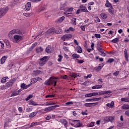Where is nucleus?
<instances>
[{"mask_svg": "<svg viewBox=\"0 0 129 129\" xmlns=\"http://www.w3.org/2000/svg\"><path fill=\"white\" fill-rule=\"evenodd\" d=\"M57 79H58V77H54L52 76L49 78L48 80H47L45 82L44 84L45 85H53L54 86H56V83H57Z\"/></svg>", "mask_w": 129, "mask_h": 129, "instance_id": "1", "label": "nucleus"}, {"mask_svg": "<svg viewBox=\"0 0 129 129\" xmlns=\"http://www.w3.org/2000/svg\"><path fill=\"white\" fill-rule=\"evenodd\" d=\"M124 55L125 57V59L126 61H128V54H127V51L126 50V49H125L124 50Z\"/></svg>", "mask_w": 129, "mask_h": 129, "instance_id": "21", "label": "nucleus"}, {"mask_svg": "<svg viewBox=\"0 0 129 129\" xmlns=\"http://www.w3.org/2000/svg\"><path fill=\"white\" fill-rule=\"evenodd\" d=\"M85 97H92V93L86 94H85Z\"/></svg>", "mask_w": 129, "mask_h": 129, "instance_id": "53", "label": "nucleus"}, {"mask_svg": "<svg viewBox=\"0 0 129 129\" xmlns=\"http://www.w3.org/2000/svg\"><path fill=\"white\" fill-rule=\"evenodd\" d=\"M65 18H66L65 17H64V16H62L61 17L59 18L57 20L58 22L62 23L63 21V20L65 19Z\"/></svg>", "mask_w": 129, "mask_h": 129, "instance_id": "30", "label": "nucleus"}, {"mask_svg": "<svg viewBox=\"0 0 129 129\" xmlns=\"http://www.w3.org/2000/svg\"><path fill=\"white\" fill-rule=\"evenodd\" d=\"M7 58L8 57L6 56H4L1 58V64H3L5 62Z\"/></svg>", "mask_w": 129, "mask_h": 129, "instance_id": "24", "label": "nucleus"}, {"mask_svg": "<svg viewBox=\"0 0 129 129\" xmlns=\"http://www.w3.org/2000/svg\"><path fill=\"white\" fill-rule=\"evenodd\" d=\"M125 115L129 117V110H127L125 112Z\"/></svg>", "mask_w": 129, "mask_h": 129, "instance_id": "64", "label": "nucleus"}, {"mask_svg": "<svg viewBox=\"0 0 129 129\" xmlns=\"http://www.w3.org/2000/svg\"><path fill=\"white\" fill-rule=\"evenodd\" d=\"M33 97L32 95H29L25 99L26 101H28L31 98Z\"/></svg>", "mask_w": 129, "mask_h": 129, "instance_id": "52", "label": "nucleus"}, {"mask_svg": "<svg viewBox=\"0 0 129 129\" xmlns=\"http://www.w3.org/2000/svg\"><path fill=\"white\" fill-rule=\"evenodd\" d=\"M104 66V63H101L99 64V66L98 67L94 68V70L97 72H99L103 68Z\"/></svg>", "mask_w": 129, "mask_h": 129, "instance_id": "10", "label": "nucleus"}, {"mask_svg": "<svg viewBox=\"0 0 129 129\" xmlns=\"http://www.w3.org/2000/svg\"><path fill=\"white\" fill-rule=\"evenodd\" d=\"M88 127H93V126H95V122L92 121L90 123L87 124Z\"/></svg>", "mask_w": 129, "mask_h": 129, "instance_id": "32", "label": "nucleus"}, {"mask_svg": "<svg viewBox=\"0 0 129 129\" xmlns=\"http://www.w3.org/2000/svg\"><path fill=\"white\" fill-rule=\"evenodd\" d=\"M58 57L59 58L57 59V61L59 62H61L63 58V56L59 54L58 55Z\"/></svg>", "mask_w": 129, "mask_h": 129, "instance_id": "46", "label": "nucleus"}, {"mask_svg": "<svg viewBox=\"0 0 129 129\" xmlns=\"http://www.w3.org/2000/svg\"><path fill=\"white\" fill-rule=\"evenodd\" d=\"M23 15L26 16V17H29L32 15L31 13H24Z\"/></svg>", "mask_w": 129, "mask_h": 129, "instance_id": "48", "label": "nucleus"}, {"mask_svg": "<svg viewBox=\"0 0 129 129\" xmlns=\"http://www.w3.org/2000/svg\"><path fill=\"white\" fill-rule=\"evenodd\" d=\"M21 87L23 89H25L26 88V84L25 83L21 84Z\"/></svg>", "mask_w": 129, "mask_h": 129, "instance_id": "60", "label": "nucleus"}, {"mask_svg": "<svg viewBox=\"0 0 129 129\" xmlns=\"http://www.w3.org/2000/svg\"><path fill=\"white\" fill-rule=\"evenodd\" d=\"M60 122H61V124H63L64 127H68V122L66 119H61Z\"/></svg>", "mask_w": 129, "mask_h": 129, "instance_id": "13", "label": "nucleus"}, {"mask_svg": "<svg viewBox=\"0 0 129 129\" xmlns=\"http://www.w3.org/2000/svg\"><path fill=\"white\" fill-rule=\"evenodd\" d=\"M80 10H81V12H89L87 8L84 6L81 5L80 6Z\"/></svg>", "mask_w": 129, "mask_h": 129, "instance_id": "12", "label": "nucleus"}, {"mask_svg": "<svg viewBox=\"0 0 129 129\" xmlns=\"http://www.w3.org/2000/svg\"><path fill=\"white\" fill-rule=\"evenodd\" d=\"M55 95H47L46 96H45V98H53V97H55Z\"/></svg>", "mask_w": 129, "mask_h": 129, "instance_id": "45", "label": "nucleus"}, {"mask_svg": "<svg viewBox=\"0 0 129 129\" xmlns=\"http://www.w3.org/2000/svg\"><path fill=\"white\" fill-rule=\"evenodd\" d=\"M19 0H12V3L13 6L17 4L19 2Z\"/></svg>", "mask_w": 129, "mask_h": 129, "instance_id": "41", "label": "nucleus"}, {"mask_svg": "<svg viewBox=\"0 0 129 129\" xmlns=\"http://www.w3.org/2000/svg\"><path fill=\"white\" fill-rule=\"evenodd\" d=\"M119 38H116L113 40H111V42L114 43H117L119 42Z\"/></svg>", "mask_w": 129, "mask_h": 129, "instance_id": "37", "label": "nucleus"}, {"mask_svg": "<svg viewBox=\"0 0 129 129\" xmlns=\"http://www.w3.org/2000/svg\"><path fill=\"white\" fill-rule=\"evenodd\" d=\"M100 16L103 19H104V20L106 19L108 17L107 14L104 13H101Z\"/></svg>", "mask_w": 129, "mask_h": 129, "instance_id": "26", "label": "nucleus"}, {"mask_svg": "<svg viewBox=\"0 0 129 129\" xmlns=\"http://www.w3.org/2000/svg\"><path fill=\"white\" fill-rule=\"evenodd\" d=\"M45 64H46V62H44L43 61L39 60V64L40 66H43Z\"/></svg>", "mask_w": 129, "mask_h": 129, "instance_id": "44", "label": "nucleus"}, {"mask_svg": "<svg viewBox=\"0 0 129 129\" xmlns=\"http://www.w3.org/2000/svg\"><path fill=\"white\" fill-rule=\"evenodd\" d=\"M121 101L122 102L129 103V98L128 97L121 98Z\"/></svg>", "mask_w": 129, "mask_h": 129, "instance_id": "27", "label": "nucleus"}, {"mask_svg": "<svg viewBox=\"0 0 129 129\" xmlns=\"http://www.w3.org/2000/svg\"><path fill=\"white\" fill-rule=\"evenodd\" d=\"M41 80H42V78H34L31 79V82H33V83H36L37 81H41Z\"/></svg>", "mask_w": 129, "mask_h": 129, "instance_id": "22", "label": "nucleus"}, {"mask_svg": "<svg viewBox=\"0 0 129 129\" xmlns=\"http://www.w3.org/2000/svg\"><path fill=\"white\" fill-rule=\"evenodd\" d=\"M74 104V102L73 101H69L66 103V105H73Z\"/></svg>", "mask_w": 129, "mask_h": 129, "instance_id": "61", "label": "nucleus"}, {"mask_svg": "<svg viewBox=\"0 0 129 129\" xmlns=\"http://www.w3.org/2000/svg\"><path fill=\"white\" fill-rule=\"evenodd\" d=\"M114 119V117L112 116H106L104 118V121H106L107 122H109V121H112Z\"/></svg>", "mask_w": 129, "mask_h": 129, "instance_id": "9", "label": "nucleus"}, {"mask_svg": "<svg viewBox=\"0 0 129 129\" xmlns=\"http://www.w3.org/2000/svg\"><path fill=\"white\" fill-rule=\"evenodd\" d=\"M45 51L48 53H51L52 51L51 47L49 46H48L45 49Z\"/></svg>", "mask_w": 129, "mask_h": 129, "instance_id": "23", "label": "nucleus"}, {"mask_svg": "<svg viewBox=\"0 0 129 129\" xmlns=\"http://www.w3.org/2000/svg\"><path fill=\"white\" fill-rule=\"evenodd\" d=\"M106 4H105V6L107 8H111L113 9L112 5L109 2L108 0H106Z\"/></svg>", "mask_w": 129, "mask_h": 129, "instance_id": "18", "label": "nucleus"}, {"mask_svg": "<svg viewBox=\"0 0 129 129\" xmlns=\"http://www.w3.org/2000/svg\"><path fill=\"white\" fill-rule=\"evenodd\" d=\"M73 37L72 35L71 34H68L64 35L61 37V39L63 41L68 40L69 39L72 38Z\"/></svg>", "mask_w": 129, "mask_h": 129, "instance_id": "5", "label": "nucleus"}, {"mask_svg": "<svg viewBox=\"0 0 129 129\" xmlns=\"http://www.w3.org/2000/svg\"><path fill=\"white\" fill-rule=\"evenodd\" d=\"M18 95H19V92H17V91H14L12 92L11 94V96H16Z\"/></svg>", "mask_w": 129, "mask_h": 129, "instance_id": "43", "label": "nucleus"}, {"mask_svg": "<svg viewBox=\"0 0 129 129\" xmlns=\"http://www.w3.org/2000/svg\"><path fill=\"white\" fill-rule=\"evenodd\" d=\"M115 103L114 101H111L110 103H107L106 105L109 108H113L114 107Z\"/></svg>", "mask_w": 129, "mask_h": 129, "instance_id": "16", "label": "nucleus"}, {"mask_svg": "<svg viewBox=\"0 0 129 129\" xmlns=\"http://www.w3.org/2000/svg\"><path fill=\"white\" fill-rule=\"evenodd\" d=\"M16 34V29H14L9 32V34L14 35Z\"/></svg>", "mask_w": 129, "mask_h": 129, "instance_id": "50", "label": "nucleus"}, {"mask_svg": "<svg viewBox=\"0 0 129 129\" xmlns=\"http://www.w3.org/2000/svg\"><path fill=\"white\" fill-rule=\"evenodd\" d=\"M9 10V8L8 7L4 8H1L0 9V18H2L3 16H4L7 13Z\"/></svg>", "mask_w": 129, "mask_h": 129, "instance_id": "4", "label": "nucleus"}, {"mask_svg": "<svg viewBox=\"0 0 129 129\" xmlns=\"http://www.w3.org/2000/svg\"><path fill=\"white\" fill-rule=\"evenodd\" d=\"M72 56L73 57V59H75L79 58L80 57V55H78V54L74 53L72 54Z\"/></svg>", "mask_w": 129, "mask_h": 129, "instance_id": "36", "label": "nucleus"}, {"mask_svg": "<svg viewBox=\"0 0 129 129\" xmlns=\"http://www.w3.org/2000/svg\"><path fill=\"white\" fill-rule=\"evenodd\" d=\"M43 51V49L41 47H37L36 49V51L37 53Z\"/></svg>", "mask_w": 129, "mask_h": 129, "instance_id": "34", "label": "nucleus"}, {"mask_svg": "<svg viewBox=\"0 0 129 129\" xmlns=\"http://www.w3.org/2000/svg\"><path fill=\"white\" fill-rule=\"evenodd\" d=\"M112 92L110 91H102L101 92H99L98 95H103L104 94H110Z\"/></svg>", "mask_w": 129, "mask_h": 129, "instance_id": "14", "label": "nucleus"}, {"mask_svg": "<svg viewBox=\"0 0 129 129\" xmlns=\"http://www.w3.org/2000/svg\"><path fill=\"white\" fill-rule=\"evenodd\" d=\"M52 110H54L52 106L46 107L44 109V111H46V112H49L50 111H52Z\"/></svg>", "mask_w": 129, "mask_h": 129, "instance_id": "19", "label": "nucleus"}, {"mask_svg": "<svg viewBox=\"0 0 129 129\" xmlns=\"http://www.w3.org/2000/svg\"><path fill=\"white\" fill-rule=\"evenodd\" d=\"M8 87L7 86V85L6 84L5 85H2L1 86V90H5L6 89H8Z\"/></svg>", "mask_w": 129, "mask_h": 129, "instance_id": "40", "label": "nucleus"}, {"mask_svg": "<svg viewBox=\"0 0 129 129\" xmlns=\"http://www.w3.org/2000/svg\"><path fill=\"white\" fill-rule=\"evenodd\" d=\"M121 107L122 109H129V106L127 104H123Z\"/></svg>", "mask_w": 129, "mask_h": 129, "instance_id": "39", "label": "nucleus"}, {"mask_svg": "<svg viewBox=\"0 0 129 129\" xmlns=\"http://www.w3.org/2000/svg\"><path fill=\"white\" fill-rule=\"evenodd\" d=\"M97 50H98L100 52H103V50L102 48H100L99 47H98L97 48Z\"/></svg>", "mask_w": 129, "mask_h": 129, "instance_id": "58", "label": "nucleus"}, {"mask_svg": "<svg viewBox=\"0 0 129 129\" xmlns=\"http://www.w3.org/2000/svg\"><path fill=\"white\" fill-rule=\"evenodd\" d=\"M80 28L81 30L83 31H85L86 30V28L84 26H81Z\"/></svg>", "mask_w": 129, "mask_h": 129, "instance_id": "63", "label": "nucleus"}, {"mask_svg": "<svg viewBox=\"0 0 129 129\" xmlns=\"http://www.w3.org/2000/svg\"><path fill=\"white\" fill-rule=\"evenodd\" d=\"M16 82V80L15 79H13L11 80H10L9 82H7L6 85L7 87L8 88L11 87L15 83V82Z\"/></svg>", "mask_w": 129, "mask_h": 129, "instance_id": "6", "label": "nucleus"}, {"mask_svg": "<svg viewBox=\"0 0 129 129\" xmlns=\"http://www.w3.org/2000/svg\"><path fill=\"white\" fill-rule=\"evenodd\" d=\"M94 36L96 38H101V35L100 34H95Z\"/></svg>", "mask_w": 129, "mask_h": 129, "instance_id": "51", "label": "nucleus"}, {"mask_svg": "<svg viewBox=\"0 0 129 129\" xmlns=\"http://www.w3.org/2000/svg\"><path fill=\"white\" fill-rule=\"evenodd\" d=\"M29 104L33 105V106L38 105V104H37L36 102H35V101H33L32 100H31L29 101Z\"/></svg>", "mask_w": 129, "mask_h": 129, "instance_id": "29", "label": "nucleus"}, {"mask_svg": "<svg viewBox=\"0 0 129 129\" xmlns=\"http://www.w3.org/2000/svg\"><path fill=\"white\" fill-rule=\"evenodd\" d=\"M37 114V113L36 112H33L32 113H31L29 114V117H30V118L34 117V116H36Z\"/></svg>", "mask_w": 129, "mask_h": 129, "instance_id": "28", "label": "nucleus"}, {"mask_svg": "<svg viewBox=\"0 0 129 129\" xmlns=\"http://www.w3.org/2000/svg\"><path fill=\"white\" fill-rule=\"evenodd\" d=\"M77 52L78 53H81L82 52V49L80 46L77 47Z\"/></svg>", "mask_w": 129, "mask_h": 129, "instance_id": "38", "label": "nucleus"}, {"mask_svg": "<svg viewBox=\"0 0 129 129\" xmlns=\"http://www.w3.org/2000/svg\"><path fill=\"white\" fill-rule=\"evenodd\" d=\"M77 60H78L77 62L78 63L81 64V63H83L84 62V60H79L78 59H77Z\"/></svg>", "mask_w": 129, "mask_h": 129, "instance_id": "57", "label": "nucleus"}, {"mask_svg": "<svg viewBox=\"0 0 129 129\" xmlns=\"http://www.w3.org/2000/svg\"><path fill=\"white\" fill-rule=\"evenodd\" d=\"M66 4L61 5L60 7V10H64L65 12L63 13V14L65 15L67 17H68L70 14H72L73 11H74V8H66Z\"/></svg>", "mask_w": 129, "mask_h": 129, "instance_id": "2", "label": "nucleus"}, {"mask_svg": "<svg viewBox=\"0 0 129 129\" xmlns=\"http://www.w3.org/2000/svg\"><path fill=\"white\" fill-rule=\"evenodd\" d=\"M55 31V29L54 28H51L49 29L47 32H46V33L47 34H53L54 33Z\"/></svg>", "mask_w": 129, "mask_h": 129, "instance_id": "11", "label": "nucleus"}, {"mask_svg": "<svg viewBox=\"0 0 129 129\" xmlns=\"http://www.w3.org/2000/svg\"><path fill=\"white\" fill-rule=\"evenodd\" d=\"M120 72L118 71H116L114 72L113 75L115 76H117L119 74Z\"/></svg>", "mask_w": 129, "mask_h": 129, "instance_id": "55", "label": "nucleus"}, {"mask_svg": "<svg viewBox=\"0 0 129 129\" xmlns=\"http://www.w3.org/2000/svg\"><path fill=\"white\" fill-rule=\"evenodd\" d=\"M24 38V35H15L13 38H11V40L15 43H17Z\"/></svg>", "mask_w": 129, "mask_h": 129, "instance_id": "3", "label": "nucleus"}, {"mask_svg": "<svg viewBox=\"0 0 129 129\" xmlns=\"http://www.w3.org/2000/svg\"><path fill=\"white\" fill-rule=\"evenodd\" d=\"M55 104H56L55 102H50V103L46 102V104H43L42 105V106H48V105H55Z\"/></svg>", "mask_w": 129, "mask_h": 129, "instance_id": "31", "label": "nucleus"}, {"mask_svg": "<svg viewBox=\"0 0 129 129\" xmlns=\"http://www.w3.org/2000/svg\"><path fill=\"white\" fill-rule=\"evenodd\" d=\"M16 34H18V35H23V33L19 29L15 30Z\"/></svg>", "mask_w": 129, "mask_h": 129, "instance_id": "33", "label": "nucleus"}, {"mask_svg": "<svg viewBox=\"0 0 129 129\" xmlns=\"http://www.w3.org/2000/svg\"><path fill=\"white\" fill-rule=\"evenodd\" d=\"M102 87H103V85L100 84V85H97L93 86L92 87V89H100L102 88Z\"/></svg>", "mask_w": 129, "mask_h": 129, "instance_id": "17", "label": "nucleus"}, {"mask_svg": "<svg viewBox=\"0 0 129 129\" xmlns=\"http://www.w3.org/2000/svg\"><path fill=\"white\" fill-rule=\"evenodd\" d=\"M115 61L114 58H109L107 61V63H111Z\"/></svg>", "mask_w": 129, "mask_h": 129, "instance_id": "42", "label": "nucleus"}, {"mask_svg": "<svg viewBox=\"0 0 129 129\" xmlns=\"http://www.w3.org/2000/svg\"><path fill=\"white\" fill-rule=\"evenodd\" d=\"M48 56H44L42 58H40L39 59V60H41L42 61L44 62L45 63H46V62L48 61Z\"/></svg>", "mask_w": 129, "mask_h": 129, "instance_id": "25", "label": "nucleus"}, {"mask_svg": "<svg viewBox=\"0 0 129 129\" xmlns=\"http://www.w3.org/2000/svg\"><path fill=\"white\" fill-rule=\"evenodd\" d=\"M25 9L27 11H30L31 9V8L32 7L31 3H29V2L27 3L25 5Z\"/></svg>", "mask_w": 129, "mask_h": 129, "instance_id": "15", "label": "nucleus"}, {"mask_svg": "<svg viewBox=\"0 0 129 129\" xmlns=\"http://www.w3.org/2000/svg\"><path fill=\"white\" fill-rule=\"evenodd\" d=\"M98 104V102L96 103H86L84 104L85 106H86L87 107H93L94 106L97 105V104Z\"/></svg>", "mask_w": 129, "mask_h": 129, "instance_id": "7", "label": "nucleus"}, {"mask_svg": "<svg viewBox=\"0 0 129 129\" xmlns=\"http://www.w3.org/2000/svg\"><path fill=\"white\" fill-rule=\"evenodd\" d=\"M102 99L101 97L96 98H92L93 101H98Z\"/></svg>", "mask_w": 129, "mask_h": 129, "instance_id": "47", "label": "nucleus"}, {"mask_svg": "<svg viewBox=\"0 0 129 129\" xmlns=\"http://www.w3.org/2000/svg\"><path fill=\"white\" fill-rule=\"evenodd\" d=\"M26 112H31V111H32V108H28L26 109Z\"/></svg>", "mask_w": 129, "mask_h": 129, "instance_id": "56", "label": "nucleus"}, {"mask_svg": "<svg viewBox=\"0 0 129 129\" xmlns=\"http://www.w3.org/2000/svg\"><path fill=\"white\" fill-rule=\"evenodd\" d=\"M108 12L110 13L111 15H113L114 14V11L113 9V7H112V9L111 8H109L108 10Z\"/></svg>", "mask_w": 129, "mask_h": 129, "instance_id": "35", "label": "nucleus"}, {"mask_svg": "<svg viewBox=\"0 0 129 129\" xmlns=\"http://www.w3.org/2000/svg\"><path fill=\"white\" fill-rule=\"evenodd\" d=\"M7 81L6 79H5L4 77L1 80V83H5L7 82Z\"/></svg>", "mask_w": 129, "mask_h": 129, "instance_id": "54", "label": "nucleus"}, {"mask_svg": "<svg viewBox=\"0 0 129 129\" xmlns=\"http://www.w3.org/2000/svg\"><path fill=\"white\" fill-rule=\"evenodd\" d=\"M73 122L76 123L75 127H81L82 126V124L81 123V121L79 120H73Z\"/></svg>", "mask_w": 129, "mask_h": 129, "instance_id": "8", "label": "nucleus"}, {"mask_svg": "<svg viewBox=\"0 0 129 129\" xmlns=\"http://www.w3.org/2000/svg\"><path fill=\"white\" fill-rule=\"evenodd\" d=\"M40 124H41V122H32L30 125V127H33V126H35L36 125H40Z\"/></svg>", "mask_w": 129, "mask_h": 129, "instance_id": "20", "label": "nucleus"}, {"mask_svg": "<svg viewBox=\"0 0 129 129\" xmlns=\"http://www.w3.org/2000/svg\"><path fill=\"white\" fill-rule=\"evenodd\" d=\"M32 85V83H30V84H29L27 85H25V89H27V88H28L29 87H30L31 85Z\"/></svg>", "mask_w": 129, "mask_h": 129, "instance_id": "62", "label": "nucleus"}, {"mask_svg": "<svg viewBox=\"0 0 129 129\" xmlns=\"http://www.w3.org/2000/svg\"><path fill=\"white\" fill-rule=\"evenodd\" d=\"M97 95H99V93L98 92H93L92 93V96H96Z\"/></svg>", "mask_w": 129, "mask_h": 129, "instance_id": "59", "label": "nucleus"}, {"mask_svg": "<svg viewBox=\"0 0 129 129\" xmlns=\"http://www.w3.org/2000/svg\"><path fill=\"white\" fill-rule=\"evenodd\" d=\"M18 111L20 113H22L23 112V109L22 107H19L18 108Z\"/></svg>", "mask_w": 129, "mask_h": 129, "instance_id": "49", "label": "nucleus"}]
</instances>
